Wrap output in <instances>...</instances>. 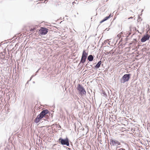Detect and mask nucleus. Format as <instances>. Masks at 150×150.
<instances>
[{"label": "nucleus", "mask_w": 150, "mask_h": 150, "mask_svg": "<svg viewBox=\"0 0 150 150\" xmlns=\"http://www.w3.org/2000/svg\"><path fill=\"white\" fill-rule=\"evenodd\" d=\"M77 88L79 91V94L81 96L86 95V91L84 88L81 85L79 84H78Z\"/></svg>", "instance_id": "f03ea898"}, {"label": "nucleus", "mask_w": 150, "mask_h": 150, "mask_svg": "<svg viewBox=\"0 0 150 150\" xmlns=\"http://www.w3.org/2000/svg\"><path fill=\"white\" fill-rule=\"evenodd\" d=\"M101 63V62L100 61L98 62L97 64L95 66V67L96 68H99L100 66Z\"/></svg>", "instance_id": "f8f14e48"}, {"label": "nucleus", "mask_w": 150, "mask_h": 150, "mask_svg": "<svg viewBox=\"0 0 150 150\" xmlns=\"http://www.w3.org/2000/svg\"><path fill=\"white\" fill-rule=\"evenodd\" d=\"M125 126V125H121V126L120 127L121 128H124V127Z\"/></svg>", "instance_id": "4468645a"}, {"label": "nucleus", "mask_w": 150, "mask_h": 150, "mask_svg": "<svg viewBox=\"0 0 150 150\" xmlns=\"http://www.w3.org/2000/svg\"><path fill=\"white\" fill-rule=\"evenodd\" d=\"M130 74H125L122 78V83H124L128 81L130 78Z\"/></svg>", "instance_id": "20e7f679"}, {"label": "nucleus", "mask_w": 150, "mask_h": 150, "mask_svg": "<svg viewBox=\"0 0 150 150\" xmlns=\"http://www.w3.org/2000/svg\"><path fill=\"white\" fill-rule=\"evenodd\" d=\"M66 0H57L55 3V5L56 6L60 5L62 3L65 2Z\"/></svg>", "instance_id": "0eeeda50"}, {"label": "nucleus", "mask_w": 150, "mask_h": 150, "mask_svg": "<svg viewBox=\"0 0 150 150\" xmlns=\"http://www.w3.org/2000/svg\"><path fill=\"white\" fill-rule=\"evenodd\" d=\"M88 59L89 61H91L93 60V57L92 55H90L88 56Z\"/></svg>", "instance_id": "9b49d317"}, {"label": "nucleus", "mask_w": 150, "mask_h": 150, "mask_svg": "<svg viewBox=\"0 0 150 150\" xmlns=\"http://www.w3.org/2000/svg\"><path fill=\"white\" fill-rule=\"evenodd\" d=\"M110 144L111 146H117L120 145V143L117 140L111 139L110 140Z\"/></svg>", "instance_id": "39448f33"}, {"label": "nucleus", "mask_w": 150, "mask_h": 150, "mask_svg": "<svg viewBox=\"0 0 150 150\" xmlns=\"http://www.w3.org/2000/svg\"><path fill=\"white\" fill-rule=\"evenodd\" d=\"M86 58L85 57H81V60L80 61V63H84L86 59Z\"/></svg>", "instance_id": "ddd939ff"}, {"label": "nucleus", "mask_w": 150, "mask_h": 150, "mask_svg": "<svg viewBox=\"0 0 150 150\" xmlns=\"http://www.w3.org/2000/svg\"><path fill=\"white\" fill-rule=\"evenodd\" d=\"M87 55L88 53L86 52L85 50H83V52L82 57L86 58Z\"/></svg>", "instance_id": "1a4fd4ad"}, {"label": "nucleus", "mask_w": 150, "mask_h": 150, "mask_svg": "<svg viewBox=\"0 0 150 150\" xmlns=\"http://www.w3.org/2000/svg\"><path fill=\"white\" fill-rule=\"evenodd\" d=\"M110 17H111V14H110L109 16L106 17L104 19H103L100 22V23H102L103 22L105 21H106L108 19L110 18Z\"/></svg>", "instance_id": "9d476101"}, {"label": "nucleus", "mask_w": 150, "mask_h": 150, "mask_svg": "<svg viewBox=\"0 0 150 150\" xmlns=\"http://www.w3.org/2000/svg\"><path fill=\"white\" fill-rule=\"evenodd\" d=\"M59 142L62 145H66L67 146H69V140L67 138L64 139L60 138L59 139Z\"/></svg>", "instance_id": "7ed1b4c3"}, {"label": "nucleus", "mask_w": 150, "mask_h": 150, "mask_svg": "<svg viewBox=\"0 0 150 150\" xmlns=\"http://www.w3.org/2000/svg\"><path fill=\"white\" fill-rule=\"evenodd\" d=\"M120 35L119 34V35H117V37H118V38H120Z\"/></svg>", "instance_id": "2eb2a0df"}, {"label": "nucleus", "mask_w": 150, "mask_h": 150, "mask_svg": "<svg viewBox=\"0 0 150 150\" xmlns=\"http://www.w3.org/2000/svg\"><path fill=\"white\" fill-rule=\"evenodd\" d=\"M34 29H30V30H33Z\"/></svg>", "instance_id": "dca6fc26"}, {"label": "nucleus", "mask_w": 150, "mask_h": 150, "mask_svg": "<svg viewBox=\"0 0 150 150\" xmlns=\"http://www.w3.org/2000/svg\"><path fill=\"white\" fill-rule=\"evenodd\" d=\"M48 113L50 114L49 112L47 110H43L39 115L37 116L35 119V121L36 122H39L41 119L45 117L46 115Z\"/></svg>", "instance_id": "f257e3e1"}, {"label": "nucleus", "mask_w": 150, "mask_h": 150, "mask_svg": "<svg viewBox=\"0 0 150 150\" xmlns=\"http://www.w3.org/2000/svg\"><path fill=\"white\" fill-rule=\"evenodd\" d=\"M149 37L150 36L148 34H147L142 38L141 39V41L142 42H144L146 40H149Z\"/></svg>", "instance_id": "6e6552de"}, {"label": "nucleus", "mask_w": 150, "mask_h": 150, "mask_svg": "<svg viewBox=\"0 0 150 150\" xmlns=\"http://www.w3.org/2000/svg\"><path fill=\"white\" fill-rule=\"evenodd\" d=\"M47 29L42 27L39 30V35H45L47 34Z\"/></svg>", "instance_id": "423d86ee"}]
</instances>
